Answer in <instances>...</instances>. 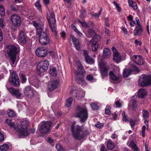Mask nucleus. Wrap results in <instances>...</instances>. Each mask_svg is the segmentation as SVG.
I'll list each match as a JSON object with an SVG mask.
<instances>
[{"label": "nucleus", "instance_id": "obj_1", "mask_svg": "<svg viewBox=\"0 0 151 151\" xmlns=\"http://www.w3.org/2000/svg\"><path fill=\"white\" fill-rule=\"evenodd\" d=\"M6 122L10 127L13 128L17 132L20 137L27 136L31 134H33L35 131V129L34 128L30 129L29 131H28L27 127L28 122L26 120L21 122L20 124H19L18 125L17 124H15L14 122L9 119L6 120Z\"/></svg>", "mask_w": 151, "mask_h": 151}, {"label": "nucleus", "instance_id": "obj_2", "mask_svg": "<svg viewBox=\"0 0 151 151\" xmlns=\"http://www.w3.org/2000/svg\"><path fill=\"white\" fill-rule=\"evenodd\" d=\"M76 122L74 121L71 126L72 134L74 138L76 139H80L88 134L86 131L83 130V126L76 124Z\"/></svg>", "mask_w": 151, "mask_h": 151}, {"label": "nucleus", "instance_id": "obj_3", "mask_svg": "<svg viewBox=\"0 0 151 151\" xmlns=\"http://www.w3.org/2000/svg\"><path fill=\"white\" fill-rule=\"evenodd\" d=\"M6 49L9 61L12 66H13L16 63V55L19 52V49L14 45H9L6 47Z\"/></svg>", "mask_w": 151, "mask_h": 151}, {"label": "nucleus", "instance_id": "obj_4", "mask_svg": "<svg viewBox=\"0 0 151 151\" xmlns=\"http://www.w3.org/2000/svg\"><path fill=\"white\" fill-rule=\"evenodd\" d=\"M76 67L77 68V70L75 72V73L76 75V81L81 86H85L86 83L83 78V75L85 73V70L79 61L76 62Z\"/></svg>", "mask_w": 151, "mask_h": 151}, {"label": "nucleus", "instance_id": "obj_5", "mask_svg": "<svg viewBox=\"0 0 151 151\" xmlns=\"http://www.w3.org/2000/svg\"><path fill=\"white\" fill-rule=\"evenodd\" d=\"M86 35L88 37H92V39L90 41L91 44L92 49L93 51H96L97 49L99 44L97 42V40L100 39L99 36L96 35L94 30L92 29H89L86 34Z\"/></svg>", "mask_w": 151, "mask_h": 151}, {"label": "nucleus", "instance_id": "obj_6", "mask_svg": "<svg viewBox=\"0 0 151 151\" xmlns=\"http://www.w3.org/2000/svg\"><path fill=\"white\" fill-rule=\"evenodd\" d=\"M47 18L52 31L55 36H57V32L56 30V21L54 14L51 13L50 15L47 14Z\"/></svg>", "mask_w": 151, "mask_h": 151}, {"label": "nucleus", "instance_id": "obj_7", "mask_svg": "<svg viewBox=\"0 0 151 151\" xmlns=\"http://www.w3.org/2000/svg\"><path fill=\"white\" fill-rule=\"evenodd\" d=\"M138 84L141 87L151 85V75L143 74L139 77Z\"/></svg>", "mask_w": 151, "mask_h": 151}, {"label": "nucleus", "instance_id": "obj_8", "mask_svg": "<svg viewBox=\"0 0 151 151\" xmlns=\"http://www.w3.org/2000/svg\"><path fill=\"white\" fill-rule=\"evenodd\" d=\"M76 116L81 118V122L86 121L88 118L87 111L85 108H82L80 106L77 107L76 112Z\"/></svg>", "mask_w": 151, "mask_h": 151}, {"label": "nucleus", "instance_id": "obj_9", "mask_svg": "<svg viewBox=\"0 0 151 151\" xmlns=\"http://www.w3.org/2000/svg\"><path fill=\"white\" fill-rule=\"evenodd\" d=\"M51 125L50 122L42 121L39 125L38 128L42 134L47 133L50 131Z\"/></svg>", "mask_w": 151, "mask_h": 151}, {"label": "nucleus", "instance_id": "obj_10", "mask_svg": "<svg viewBox=\"0 0 151 151\" xmlns=\"http://www.w3.org/2000/svg\"><path fill=\"white\" fill-rule=\"evenodd\" d=\"M49 65V63L47 60L42 61L38 63L37 68L40 73H42L47 70Z\"/></svg>", "mask_w": 151, "mask_h": 151}, {"label": "nucleus", "instance_id": "obj_11", "mask_svg": "<svg viewBox=\"0 0 151 151\" xmlns=\"http://www.w3.org/2000/svg\"><path fill=\"white\" fill-rule=\"evenodd\" d=\"M39 36V42L42 45H47L49 43L50 38L47 33L42 31L38 34Z\"/></svg>", "mask_w": 151, "mask_h": 151}, {"label": "nucleus", "instance_id": "obj_12", "mask_svg": "<svg viewBox=\"0 0 151 151\" xmlns=\"http://www.w3.org/2000/svg\"><path fill=\"white\" fill-rule=\"evenodd\" d=\"M9 81L14 85L18 86L19 83V79L17 74L15 71L14 70L9 78Z\"/></svg>", "mask_w": 151, "mask_h": 151}, {"label": "nucleus", "instance_id": "obj_13", "mask_svg": "<svg viewBox=\"0 0 151 151\" xmlns=\"http://www.w3.org/2000/svg\"><path fill=\"white\" fill-rule=\"evenodd\" d=\"M99 67L101 70V74L103 78L106 76L107 74V71L109 68L107 66L105 63L101 62L99 64Z\"/></svg>", "mask_w": 151, "mask_h": 151}, {"label": "nucleus", "instance_id": "obj_14", "mask_svg": "<svg viewBox=\"0 0 151 151\" xmlns=\"http://www.w3.org/2000/svg\"><path fill=\"white\" fill-rule=\"evenodd\" d=\"M8 90L12 95L17 99H20L22 97V94L19 90L12 88H8Z\"/></svg>", "mask_w": 151, "mask_h": 151}, {"label": "nucleus", "instance_id": "obj_15", "mask_svg": "<svg viewBox=\"0 0 151 151\" xmlns=\"http://www.w3.org/2000/svg\"><path fill=\"white\" fill-rule=\"evenodd\" d=\"M24 95L29 97H31L35 94L36 92L30 86L26 87L24 90Z\"/></svg>", "mask_w": 151, "mask_h": 151}, {"label": "nucleus", "instance_id": "obj_16", "mask_svg": "<svg viewBox=\"0 0 151 151\" xmlns=\"http://www.w3.org/2000/svg\"><path fill=\"white\" fill-rule=\"evenodd\" d=\"M113 54V60L116 63H118L122 61L121 55L118 52L116 49L114 47L112 48Z\"/></svg>", "mask_w": 151, "mask_h": 151}, {"label": "nucleus", "instance_id": "obj_17", "mask_svg": "<svg viewBox=\"0 0 151 151\" xmlns=\"http://www.w3.org/2000/svg\"><path fill=\"white\" fill-rule=\"evenodd\" d=\"M36 55L38 57L43 58L46 55L47 50L43 47L37 48L35 51Z\"/></svg>", "mask_w": 151, "mask_h": 151}, {"label": "nucleus", "instance_id": "obj_18", "mask_svg": "<svg viewBox=\"0 0 151 151\" xmlns=\"http://www.w3.org/2000/svg\"><path fill=\"white\" fill-rule=\"evenodd\" d=\"M11 21L15 26H19L21 24V19L20 17L18 15L15 14L12 16Z\"/></svg>", "mask_w": 151, "mask_h": 151}, {"label": "nucleus", "instance_id": "obj_19", "mask_svg": "<svg viewBox=\"0 0 151 151\" xmlns=\"http://www.w3.org/2000/svg\"><path fill=\"white\" fill-rule=\"evenodd\" d=\"M131 58L137 65H141L144 63V60L141 56L135 55L132 57Z\"/></svg>", "mask_w": 151, "mask_h": 151}, {"label": "nucleus", "instance_id": "obj_20", "mask_svg": "<svg viewBox=\"0 0 151 151\" xmlns=\"http://www.w3.org/2000/svg\"><path fill=\"white\" fill-rule=\"evenodd\" d=\"M109 75L111 81L113 82L118 81L119 77L118 74H116L115 72L113 71H110Z\"/></svg>", "mask_w": 151, "mask_h": 151}, {"label": "nucleus", "instance_id": "obj_21", "mask_svg": "<svg viewBox=\"0 0 151 151\" xmlns=\"http://www.w3.org/2000/svg\"><path fill=\"white\" fill-rule=\"evenodd\" d=\"M136 96H133L131 98V100L128 105L129 107L134 109L137 106L136 102Z\"/></svg>", "mask_w": 151, "mask_h": 151}, {"label": "nucleus", "instance_id": "obj_22", "mask_svg": "<svg viewBox=\"0 0 151 151\" xmlns=\"http://www.w3.org/2000/svg\"><path fill=\"white\" fill-rule=\"evenodd\" d=\"M83 54L85 57V59L86 63L91 64L94 62V60L90 57L88 55V52L87 51L84 50L83 51Z\"/></svg>", "mask_w": 151, "mask_h": 151}, {"label": "nucleus", "instance_id": "obj_23", "mask_svg": "<svg viewBox=\"0 0 151 151\" xmlns=\"http://www.w3.org/2000/svg\"><path fill=\"white\" fill-rule=\"evenodd\" d=\"M58 82L57 81H53L49 83L48 88L50 91H52L55 89L58 86Z\"/></svg>", "mask_w": 151, "mask_h": 151}, {"label": "nucleus", "instance_id": "obj_24", "mask_svg": "<svg viewBox=\"0 0 151 151\" xmlns=\"http://www.w3.org/2000/svg\"><path fill=\"white\" fill-rule=\"evenodd\" d=\"M111 55V50L107 48H105L103 50V56L104 58H109Z\"/></svg>", "mask_w": 151, "mask_h": 151}, {"label": "nucleus", "instance_id": "obj_25", "mask_svg": "<svg viewBox=\"0 0 151 151\" xmlns=\"http://www.w3.org/2000/svg\"><path fill=\"white\" fill-rule=\"evenodd\" d=\"M19 42L22 44H24L26 42V40L24 32L23 31L20 32L18 37Z\"/></svg>", "mask_w": 151, "mask_h": 151}, {"label": "nucleus", "instance_id": "obj_26", "mask_svg": "<svg viewBox=\"0 0 151 151\" xmlns=\"http://www.w3.org/2000/svg\"><path fill=\"white\" fill-rule=\"evenodd\" d=\"M143 29L141 25L136 26L134 32V35L135 36L140 35L142 33Z\"/></svg>", "mask_w": 151, "mask_h": 151}, {"label": "nucleus", "instance_id": "obj_27", "mask_svg": "<svg viewBox=\"0 0 151 151\" xmlns=\"http://www.w3.org/2000/svg\"><path fill=\"white\" fill-rule=\"evenodd\" d=\"M70 39H71L73 42L76 49L79 50L80 48V45L78 40L73 35L70 36Z\"/></svg>", "mask_w": 151, "mask_h": 151}, {"label": "nucleus", "instance_id": "obj_28", "mask_svg": "<svg viewBox=\"0 0 151 151\" xmlns=\"http://www.w3.org/2000/svg\"><path fill=\"white\" fill-rule=\"evenodd\" d=\"M77 91L74 89H72L70 91V93L72 94L75 97L78 96L79 97H81L84 96L85 95V91L84 90H82L79 93L78 95L76 94Z\"/></svg>", "mask_w": 151, "mask_h": 151}, {"label": "nucleus", "instance_id": "obj_29", "mask_svg": "<svg viewBox=\"0 0 151 151\" xmlns=\"http://www.w3.org/2000/svg\"><path fill=\"white\" fill-rule=\"evenodd\" d=\"M127 145L131 147L134 151H139V149L133 141H132L127 144Z\"/></svg>", "mask_w": 151, "mask_h": 151}, {"label": "nucleus", "instance_id": "obj_30", "mask_svg": "<svg viewBox=\"0 0 151 151\" xmlns=\"http://www.w3.org/2000/svg\"><path fill=\"white\" fill-rule=\"evenodd\" d=\"M147 95V92L144 89H140L138 91V96L139 98H143Z\"/></svg>", "mask_w": 151, "mask_h": 151}, {"label": "nucleus", "instance_id": "obj_31", "mask_svg": "<svg viewBox=\"0 0 151 151\" xmlns=\"http://www.w3.org/2000/svg\"><path fill=\"white\" fill-rule=\"evenodd\" d=\"M49 73L53 76H56L57 75V71L55 67H50Z\"/></svg>", "mask_w": 151, "mask_h": 151}, {"label": "nucleus", "instance_id": "obj_32", "mask_svg": "<svg viewBox=\"0 0 151 151\" xmlns=\"http://www.w3.org/2000/svg\"><path fill=\"white\" fill-rule=\"evenodd\" d=\"M33 24L36 28L37 34H40V32L42 31V28L40 27L38 24L35 21H33Z\"/></svg>", "mask_w": 151, "mask_h": 151}, {"label": "nucleus", "instance_id": "obj_33", "mask_svg": "<svg viewBox=\"0 0 151 151\" xmlns=\"http://www.w3.org/2000/svg\"><path fill=\"white\" fill-rule=\"evenodd\" d=\"M132 72V70L130 69H125L123 71V76L124 78L127 77L129 76L131 74Z\"/></svg>", "mask_w": 151, "mask_h": 151}, {"label": "nucleus", "instance_id": "obj_34", "mask_svg": "<svg viewBox=\"0 0 151 151\" xmlns=\"http://www.w3.org/2000/svg\"><path fill=\"white\" fill-rule=\"evenodd\" d=\"M129 6L132 7L134 10L137 9V6L135 2L134 1H128Z\"/></svg>", "mask_w": 151, "mask_h": 151}, {"label": "nucleus", "instance_id": "obj_35", "mask_svg": "<svg viewBox=\"0 0 151 151\" xmlns=\"http://www.w3.org/2000/svg\"><path fill=\"white\" fill-rule=\"evenodd\" d=\"M9 145L6 144H4L0 146V150L1 151H6L9 148Z\"/></svg>", "mask_w": 151, "mask_h": 151}, {"label": "nucleus", "instance_id": "obj_36", "mask_svg": "<svg viewBox=\"0 0 151 151\" xmlns=\"http://www.w3.org/2000/svg\"><path fill=\"white\" fill-rule=\"evenodd\" d=\"M114 147V142L111 140H109L107 142V147L109 150H112Z\"/></svg>", "mask_w": 151, "mask_h": 151}, {"label": "nucleus", "instance_id": "obj_37", "mask_svg": "<svg viewBox=\"0 0 151 151\" xmlns=\"http://www.w3.org/2000/svg\"><path fill=\"white\" fill-rule=\"evenodd\" d=\"M50 55L54 59H57L58 58L57 53L56 51H51L50 52Z\"/></svg>", "mask_w": 151, "mask_h": 151}, {"label": "nucleus", "instance_id": "obj_38", "mask_svg": "<svg viewBox=\"0 0 151 151\" xmlns=\"http://www.w3.org/2000/svg\"><path fill=\"white\" fill-rule=\"evenodd\" d=\"M35 6L37 10H38L40 12H42V10L41 8V5L39 1H37L35 4Z\"/></svg>", "mask_w": 151, "mask_h": 151}, {"label": "nucleus", "instance_id": "obj_39", "mask_svg": "<svg viewBox=\"0 0 151 151\" xmlns=\"http://www.w3.org/2000/svg\"><path fill=\"white\" fill-rule=\"evenodd\" d=\"M143 117L146 119L149 117V115L148 111L146 109H144L142 112Z\"/></svg>", "mask_w": 151, "mask_h": 151}, {"label": "nucleus", "instance_id": "obj_40", "mask_svg": "<svg viewBox=\"0 0 151 151\" xmlns=\"http://www.w3.org/2000/svg\"><path fill=\"white\" fill-rule=\"evenodd\" d=\"M73 101V99L71 97H70L66 101L65 106L68 107L70 106L72 104Z\"/></svg>", "mask_w": 151, "mask_h": 151}, {"label": "nucleus", "instance_id": "obj_41", "mask_svg": "<svg viewBox=\"0 0 151 151\" xmlns=\"http://www.w3.org/2000/svg\"><path fill=\"white\" fill-rule=\"evenodd\" d=\"M20 78L22 83H25L27 80V78H26L25 75L21 73L19 75Z\"/></svg>", "mask_w": 151, "mask_h": 151}, {"label": "nucleus", "instance_id": "obj_42", "mask_svg": "<svg viewBox=\"0 0 151 151\" xmlns=\"http://www.w3.org/2000/svg\"><path fill=\"white\" fill-rule=\"evenodd\" d=\"M71 27L81 37L82 35V34L77 29L75 26L72 24L71 25Z\"/></svg>", "mask_w": 151, "mask_h": 151}, {"label": "nucleus", "instance_id": "obj_43", "mask_svg": "<svg viewBox=\"0 0 151 151\" xmlns=\"http://www.w3.org/2000/svg\"><path fill=\"white\" fill-rule=\"evenodd\" d=\"M5 14V10L3 6L0 4V15L1 17L4 16Z\"/></svg>", "mask_w": 151, "mask_h": 151}, {"label": "nucleus", "instance_id": "obj_44", "mask_svg": "<svg viewBox=\"0 0 151 151\" xmlns=\"http://www.w3.org/2000/svg\"><path fill=\"white\" fill-rule=\"evenodd\" d=\"M87 79L88 81L91 82H94L96 81V79L91 75H87Z\"/></svg>", "mask_w": 151, "mask_h": 151}, {"label": "nucleus", "instance_id": "obj_45", "mask_svg": "<svg viewBox=\"0 0 151 151\" xmlns=\"http://www.w3.org/2000/svg\"><path fill=\"white\" fill-rule=\"evenodd\" d=\"M7 114L8 116L10 117L14 116L15 115V113L12 110H8L7 111Z\"/></svg>", "mask_w": 151, "mask_h": 151}, {"label": "nucleus", "instance_id": "obj_46", "mask_svg": "<svg viewBox=\"0 0 151 151\" xmlns=\"http://www.w3.org/2000/svg\"><path fill=\"white\" fill-rule=\"evenodd\" d=\"M91 106L92 109L95 110L98 109V106L95 103H92L91 104Z\"/></svg>", "mask_w": 151, "mask_h": 151}, {"label": "nucleus", "instance_id": "obj_47", "mask_svg": "<svg viewBox=\"0 0 151 151\" xmlns=\"http://www.w3.org/2000/svg\"><path fill=\"white\" fill-rule=\"evenodd\" d=\"M113 3L115 5L116 9L119 12H120L121 10V9L119 6V5L117 4L115 1L113 2Z\"/></svg>", "mask_w": 151, "mask_h": 151}, {"label": "nucleus", "instance_id": "obj_48", "mask_svg": "<svg viewBox=\"0 0 151 151\" xmlns=\"http://www.w3.org/2000/svg\"><path fill=\"white\" fill-rule=\"evenodd\" d=\"M103 123H101L99 122H98L96 124H95V126L99 128H100L103 127Z\"/></svg>", "mask_w": 151, "mask_h": 151}, {"label": "nucleus", "instance_id": "obj_49", "mask_svg": "<svg viewBox=\"0 0 151 151\" xmlns=\"http://www.w3.org/2000/svg\"><path fill=\"white\" fill-rule=\"evenodd\" d=\"M56 148L58 151H64L61 145L59 144L56 145Z\"/></svg>", "mask_w": 151, "mask_h": 151}, {"label": "nucleus", "instance_id": "obj_50", "mask_svg": "<svg viewBox=\"0 0 151 151\" xmlns=\"http://www.w3.org/2000/svg\"><path fill=\"white\" fill-rule=\"evenodd\" d=\"M105 114H107L109 115L110 113V107L109 106H106L105 110Z\"/></svg>", "mask_w": 151, "mask_h": 151}, {"label": "nucleus", "instance_id": "obj_51", "mask_svg": "<svg viewBox=\"0 0 151 151\" xmlns=\"http://www.w3.org/2000/svg\"><path fill=\"white\" fill-rule=\"evenodd\" d=\"M115 104L116 107H119L121 106V104L119 100H117L115 101Z\"/></svg>", "mask_w": 151, "mask_h": 151}, {"label": "nucleus", "instance_id": "obj_52", "mask_svg": "<svg viewBox=\"0 0 151 151\" xmlns=\"http://www.w3.org/2000/svg\"><path fill=\"white\" fill-rule=\"evenodd\" d=\"M78 22L80 23L83 26L86 27H88V25L85 22H82L80 20H78Z\"/></svg>", "mask_w": 151, "mask_h": 151}, {"label": "nucleus", "instance_id": "obj_53", "mask_svg": "<svg viewBox=\"0 0 151 151\" xmlns=\"http://www.w3.org/2000/svg\"><path fill=\"white\" fill-rule=\"evenodd\" d=\"M103 9H101V8L100 9V10L99 11V14H92V16L93 17H95L96 18H98L99 16V15L101 13V12L102 11Z\"/></svg>", "mask_w": 151, "mask_h": 151}, {"label": "nucleus", "instance_id": "obj_54", "mask_svg": "<svg viewBox=\"0 0 151 151\" xmlns=\"http://www.w3.org/2000/svg\"><path fill=\"white\" fill-rule=\"evenodd\" d=\"M122 116H123V117L122 118V120L124 121L127 122L128 121V119L127 118V116H126L125 115V113L124 112H123L122 114Z\"/></svg>", "mask_w": 151, "mask_h": 151}, {"label": "nucleus", "instance_id": "obj_55", "mask_svg": "<svg viewBox=\"0 0 151 151\" xmlns=\"http://www.w3.org/2000/svg\"><path fill=\"white\" fill-rule=\"evenodd\" d=\"M131 67L133 69V70L135 72H138L139 71V70L138 68L134 65H132Z\"/></svg>", "mask_w": 151, "mask_h": 151}, {"label": "nucleus", "instance_id": "obj_56", "mask_svg": "<svg viewBox=\"0 0 151 151\" xmlns=\"http://www.w3.org/2000/svg\"><path fill=\"white\" fill-rule=\"evenodd\" d=\"M4 140V136L3 134L0 132V142H2Z\"/></svg>", "mask_w": 151, "mask_h": 151}, {"label": "nucleus", "instance_id": "obj_57", "mask_svg": "<svg viewBox=\"0 0 151 151\" xmlns=\"http://www.w3.org/2000/svg\"><path fill=\"white\" fill-rule=\"evenodd\" d=\"M135 43L136 46H137L138 45L140 46L141 45V42L140 41H139L138 40H136L135 41Z\"/></svg>", "mask_w": 151, "mask_h": 151}, {"label": "nucleus", "instance_id": "obj_58", "mask_svg": "<svg viewBox=\"0 0 151 151\" xmlns=\"http://www.w3.org/2000/svg\"><path fill=\"white\" fill-rule=\"evenodd\" d=\"M1 71L6 74L8 73L7 70L4 66H3L2 67Z\"/></svg>", "mask_w": 151, "mask_h": 151}, {"label": "nucleus", "instance_id": "obj_59", "mask_svg": "<svg viewBox=\"0 0 151 151\" xmlns=\"http://www.w3.org/2000/svg\"><path fill=\"white\" fill-rule=\"evenodd\" d=\"M122 30L124 32V34H127V29L125 27H122Z\"/></svg>", "mask_w": 151, "mask_h": 151}, {"label": "nucleus", "instance_id": "obj_60", "mask_svg": "<svg viewBox=\"0 0 151 151\" xmlns=\"http://www.w3.org/2000/svg\"><path fill=\"white\" fill-rule=\"evenodd\" d=\"M105 25L108 26L109 25V19L107 18H106L105 19Z\"/></svg>", "mask_w": 151, "mask_h": 151}, {"label": "nucleus", "instance_id": "obj_61", "mask_svg": "<svg viewBox=\"0 0 151 151\" xmlns=\"http://www.w3.org/2000/svg\"><path fill=\"white\" fill-rule=\"evenodd\" d=\"M130 123L132 127H133L135 124L134 121L132 120L130 121Z\"/></svg>", "mask_w": 151, "mask_h": 151}, {"label": "nucleus", "instance_id": "obj_62", "mask_svg": "<svg viewBox=\"0 0 151 151\" xmlns=\"http://www.w3.org/2000/svg\"><path fill=\"white\" fill-rule=\"evenodd\" d=\"M60 35L61 37L63 38H65L66 35L64 31L60 33Z\"/></svg>", "mask_w": 151, "mask_h": 151}, {"label": "nucleus", "instance_id": "obj_63", "mask_svg": "<svg viewBox=\"0 0 151 151\" xmlns=\"http://www.w3.org/2000/svg\"><path fill=\"white\" fill-rule=\"evenodd\" d=\"M47 142L50 143H52L53 142V140L50 137H47Z\"/></svg>", "mask_w": 151, "mask_h": 151}, {"label": "nucleus", "instance_id": "obj_64", "mask_svg": "<svg viewBox=\"0 0 151 151\" xmlns=\"http://www.w3.org/2000/svg\"><path fill=\"white\" fill-rule=\"evenodd\" d=\"M0 26L1 27L4 26L3 20L2 19H0Z\"/></svg>", "mask_w": 151, "mask_h": 151}]
</instances>
